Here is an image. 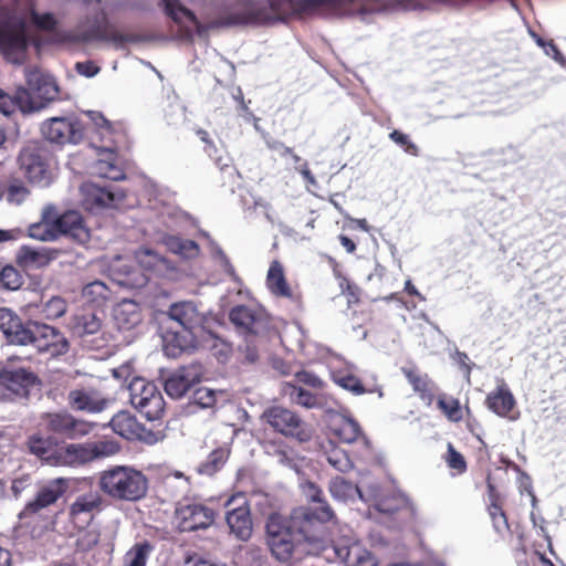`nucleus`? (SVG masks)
<instances>
[{
  "instance_id": "obj_1",
  "label": "nucleus",
  "mask_w": 566,
  "mask_h": 566,
  "mask_svg": "<svg viewBox=\"0 0 566 566\" xmlns=\"http://www.w3.org/2000/svg\"><path fill=\"white\" fill-rule=\"evenodd\" d=\"M265 539L272 556L286 564L301 562L324 548L318 530L308 524V513L303 509H294L289 517L272 513L265 524Z\"/></svg>"
},
{
  "instance_id": "obj_2",
  "label": "nucleus",
  "mask_w": 566,
  "mask_h": 566,
  "mask_svg": "<svg viewBox=\"0 0 566 566\" xmlns=\"http://www.w3.org/2000/svg\"><path fill=\"white\" fill-rule=\"evenodd\" d=\"M97 488L112 501L134 503L147 495L149 481L143 471L132 465H112L98 473Z\"/></svg>"
},
{
  "instance_id": "obj_3",
  "label": "nucleus",
  "mask_w": 566,
  "mask_h": 566,
  "mask_svg": "<svg viewBox=\"0 0 566 566\" xmlns=\"http://www.w3.org/2000/svg\"><path fill=\"white\" fill-rule=\"evenodd\" d=\"M53 153L41 140H29L18 153L17 166L25 180L38 187H48L52 184Z\"/></svg>"
},
{
  "instance_id": "obj_4",
  "label": "nucleus",
  "mask_w": 566,
  "mask_h": 566,
  "mask_svg": "<svg viewBox=\"0 0 566 566\" xmlns=\"http://www.w3.org/2000/svg\"><path fill=\"white\" fill-rule=\"evenodd\" d=\"M28 234L40 241H53L60 235H67L73 242L85 245L91 240V230L86 226L83 216L69 210L60 216L59 220L48 223L40 220L28 227Z\"/></svg>"
},
{
  "instance_id": "obj_5",
  "label": "nucleus",
  "mask_w": 566,
  "mask_h": 566,
  "mask_svg": "<svg viewBox=\"0 0 566 566\" xmlns=\"http://www.w3.org/2000/svg\"><path fill=\"white\" fill-rule=\"evenodd\" d=\"M28 46L25 21L9 1L0 3V51L12 63H21Z\"/></svg>"
},
{
  "instance_id": "obj_6",
  "label": "nucleus",
  "mask_w": 566,
  "mask_h": 566,
  "mask_svg": "<svg viewBox=\"0 0 566 566\" xmlns=\"http://www.w3.org/2000/svg\"><path fill=\"white\" fill-rule=\"evenodd\" d=\"M229 318L248 344L266 339L275 332L272 318L260 308L237 305L230 311Z\"/></svg>"
},
{
  "instance_id": "obj_7",
  "label": "nucleus",
  "mask_w": 566,
  "mask_h": 566,
  "mask_svg": "<svg viewBox=\"0 0 566 566\" xmlns=\"http://www.w3.org/2000/svg\"><path fill=\"white\" fill-rule=\"evenodd\" d=\"M27 447L31 454L50 465L84 461L87 454L86 449L82 444H69L64 449H59L54 438L43 437L39 433L28 438Z\"/></svg>"
},
{
  "instance_id": "obj_8",
  "label": "nucleus",
  "mask_w": 566,
  "mask_h": 566,
  "mask_svg": "<svg viewBox=\"0 0 566 566\" xmlns=\"http://www.w3.org/2000/svg\"><path fill=\"white\" fill-rule=\"evenodd\" d=\"M216 517V511L206 502L185 497L176 504L174 523L180 533H191L209 528Z\"/></svg>"
},
{
  "instance_id": "obj_9",
  "label": "nucleus",
  "mask_w": 566,
  "mask_h": 566,
  "mask_svg": "<svg viewBox=\"0 0 566 566\" xmlns=\"http://www.w3.org/2000/svg\"><path fill=\"white\" fill-rule=\"evenodd\" d=\"M24 340L22 346L30 345L40 354L50 357L65 355L70 349V343L65 335L57 328L34 321H28L27 333H22Z\"/></svg>"
},
{
  "instance_id": "obj_10",
  "label": "nucleus",
  "mask_w": 566,
  "mask_h": 566,
  "mask_svg": "<svg viewBox=\"0 0 566 566\" xmlns=\"http://www.w3.org/2000/svg\"><path fill=\"white\" fill-rule=\"evenodd\" d=\"M102 23H95L84 30L82 24L75 29L64 30L56 33L57 42L69 44H82L91 41L111 42L122 45L127 42H135L134 35L124 34L107 24L106 13L102 12Z\"/></svg>"
},
{
  "instance_id": "obj_11",
  "label": "nucleus",
  "mask_w": 566,
  "mask_h": 566,
  "mask_svg": "<svg viewBox=\"0 0 566 566\" xmlns=\"http://www.w3.org/2000/svg\"><path fill=\"white\" fill-rule=\"evenodd\" d=\"M40 132L44 140L60 147L78 145L85 137V126L74 113L46 118Z\"/></svg>"
},
{
  "instance_id": "obj_12",
  "label": "nucleus",
  "mask_w": 566,
  "mask_h": 566,
  "mask_svg": "<svg viewBox=\"0 0 566 566\" xmlns=\"http://www.w3.org/2000/svg\"><path fill=\"white\" fill-rule=\"evenodd\" d=\"M262 419L277 433L298 442H308L313 431L296 412L281 407L272 406L264 410Z\"/></svg>"
},
{
  "instance_id": "obj_13",
  "label": "nucleus",
  "mask_w": 566,
  "mask_h": 566,
  "mask_svg": "<svg viewBox=\"0 0 566 566\" xmlns=\"http://www.w3.org/2000/svg\"><path fill=\"white\" fill-rule=\"evenodd\" d=\"M132 405L148 420L160 419L165 401L158 387L142 377H135L128 386Z\"/></svg>"
},
{
  "instance_id": "obj_14",
  "label": "nucleus",
  "mask_w": 566,
  "mask_h": 566,
  "mask_svg": "<svg viewBox=\"0 0 566 566\" xmlns=\"http://www.w3.org/2000/svg\"><path fill=\"white\" fill-rule=\"evenodd\" d=\"M69 488V481L63 478L53 479L39 489L33 500L29 501L21 512L18 514V518L23 526H30L36 522L40 517L41 512L55 504L57 500L66 492Z\"/></svg>"
},
{
  "instance_id": "obj_15",
  "label": "nucleus",
  "mask_w": 566,
  "mask_h": 566,
  "mask_svg": "<svg viewBox=\"0 0 566 566\" xmlns=\"http://www.w3.org/2000/svg\"><path fill=\"white\" fill-rule=\"evenodd\" d=\"M42 424L48 432L66 439H80L90 434L95 424L77 419L67 411L45 412L41 416Z\"/></svg>"
},
{
  "instance_id": "obj_16",
  "label": "nucleus",
  "mask_w": 566,
  "mask_h": 566,
  "mask_svg": "<svg viewBox=\"0 0 566 566\" xmlns=\"http://www.w3.org/2000/svg\"><path fill=\"white\" fill-rule=\"evenodd\" d=\"M105 507V500L98 491H90L78 494L69 505L67 521L74 530L87 528Z\"/></svg>"
},
{
  "instance_id": "obj_17",
  "label": "nucleus",
  "mask_w": 566,
  "mask_h": 566,
  "mask_svg": "<svg viewBox=\"0 0 566 566\" xmlns=\"http://www.w3.org/2000/svg\"><path fill=\"white\" fill-rule=\"evenodd\" d=\"M263 13L259 2L253 0H237L228 6L211 23L213 28H230L241 25H262Z\"/></svg>"
},
{
  "instance_id": "obj_18",
  "label": "nucleus",
  "mask_w": 566,
  "mask_h": 566,
  "mask_svg": "<svg viewBox=\"0 0 566 566\" xmlns=\"http://www.w3.org/2000/svg\"><path fill=\"white\" fill-rule=\"evenodd\" d=\"M82 206L91 212L103 209L117 208L125 199V193L111 187H101L93 182H85L81 187Z\"/></svg>"
},
{
  "instance_id": "obj_19",
  "label": "nucleus",
  "mask_w": 566,
  "mask_h": 566,
  "mask_svg": "<svg viewBox=\"0 0 566 566\" xmlns=\"http://www.w3.org/2000/svg\"><path fill=\"white\" fill-rule=\"evenodd\" d=\"M301 491L307 502L317 504L314 509L308 506L298 507L307 511L308 524L318 530L321 524L336 518L335 512L326 501L323 490L316 483L305 481L301 484Z\"/></svg>"
},
{
  "instance_id": "obj_20",
  "label": "nucleus",
  "mask_w": 566,
  "mask_h": 566,
  "mask_svg": "<svg viewBox=\"0 0 566 566\" xmlns=\"http://www.w3.org/2000/svg\"><path fill=\"white\" fill-rule=\"evenodd\" d=\"M73 333L93 350L108 346L111 336L102 332V321L94 313L82 314L75 318Z\"/></svg>"
},
{
  "instance_id": "obj_21",
  "label": "nucleus",
  "mask_w": 566,
  "mask_h": 566,
  "mask_svg": "<svg viewBox=\"0 0 566 566\" xmlns=\"http://www.w3.org/2000/svg\"><path fill=\"white\" fill-rule=\"evenodd\" d=\"M239 499V496H231L226 505L229 507L231 504ZM243 502L237 507L229 509L226 515V522L230 528V533L233 534L240 541H248L253 531V523L251 518V511L248 501L240 496Z\"/></svg>"
},
{
  "instance_id": "obj_22",
  "label": "nucleus",
  "mask_w": 566,
  "mask_h": 566,
  "mask_svg": "<svg viewBox=\"0 0 566 566\" xmlns=\"http://www.w3.org/2000/svg\"><path fill=\"white\" fill-rule=\"evenodd\" d=\"M39 382L38 376L25 368L3 367L0 369V386L20 398H28L30 390Z\"/></svg>"
},
{
  "instance_id": "obj_23",
  "label": "nucleus",
  "mask_w": 566,
  "mask_h": 566,
  "mask_svg": "<svg viewBox=\"0 0 566 566\" xmlns=\"http://www.w3.org/2000/svg\"><path fill=\"white\" fill-rule=\"evenodd\" d=\"M136 261L143 271L144 282L157 277H167L175 271L174 264L151 249L142 248L135 253Z\"/></svg>"
},
{
  "instance_id": "obj_24",
  "label": "nucleus",
  "mask_w": 566,
  "mask_h": 566,
  "mask_svg": "<svg viewBox=\"0 0 566 566\" xmlns=\"http://www.w3.org/2000/svg\"><path fill=\"white\" fill-rule=\"evenodd\" d=\"M202 370L200 365L181 366L165 381V391L171 398H181L196 384L200 382Z\"/></svg>"
},
{
  "instance_id": "obj_25",
  "label": "nucleus",
  "mask_w": 566,
  "mask_h": 566,
  "mask_svg": "<svg viewBox=\"0 0 566 566\" xmlns=\"http://www.w3.org/2000/svg\"><path fill=\"white\" fill-rule=\"evenodd\" d=\"M67 405L72 410L97 413L106 409L109 400L95 388H74L67 394Z\"/></svg>"
},
{
  "instance_id": "obj_26",
  "label": "nucleus",
  "mask_w": 566,
  "mask_h": 566,
  "mask_svg": "<svg viewBox=\"0 0 566 566\" xmlns=\"http://www.w3.org/2000/svg\"><path fill=\"white\" fill-rule=\"evenodd\" d=\"M355 0H294L292 14L298 18L338 13Z\"/></svg>"
},
{
  "instance_id": "obj_27",
  "label": "nucleus",
  "mask_w": 566,
  "mask_h": 566,
  "mask_svg": "<svg viewBox=\"0 0 566 566\" xmlns=\"http://www.w3.org/2000/svg\"><path fill=\"white\" fill-rule=\"evenodd\" d=\"M266 287L272 295L276 297L287 298L295 304L302 302V294L290 286L284 274L283 265L280 261L271 262L266 274Z\"/></svg>"
},
{
  "instance_id": "obj_28",
  "label": "nucleus",
  "mask_w": 566,
  "mask_h": 566,
  "mask_svg": "<svg viewBox=\"0 0 566 566\" xmlns=\"http://www.w3.org/2000/svg\"><path fill=\"white\" fill-rule=\"evenodd\" d=\"M401 373L412 387V390L428 406H430L436 397L438 387L427 373L420 370L415 364L401 367Z\"/></svg>"
},
{
  "instance_id": "obj_29",
  "label": "nucleus",
  "mask_w": 566,
  "mask_h": 566,
  "mask_svg": "<svg viewBox=\"0 0 566 566\" xmlns=\"http://www.w3.org/2000/svg\"><path fill=\"white\" fill-rule=\"evenodd\" d=\"M60 255V251L51 248H31L22 245L15 255V262L25 270H38L48 266Z\"/></svg>"
},
{
  "instance_id": "obj_30",
  "label": "nucleus",
  "mask_w": 566,
  "mask_h": 566,
  "mask_svg": "<svg viewBox=\"0 0 566 566\" xmlns=\"http://www.w3.org/2000/svg\"><path fill=\"white\" fill-rule=\"evenodd\" d=\"M25 82L29 88L43 102L54 101L59 95V87L53 77L43 74L35 67L25 69Z\"/></svg>"
},
{
  "instance_id": "obj_31",
  "label": "nucleus",
  "mask_w": 566,
  "mask_h": 566,
  "mask_svg": "<svg viewBox=\"0 0 566 566\" xmlns=\"http://www.w3.org/2000/svg\"><path fill=\"white\" fill-rule=\"evenodd\" d=\"M168 315L185 331H195L205 323V316L192 302H178L170 305Z\"/></svg>"
},
{
  "instance_id": "obj_32",
  "label": "nucleus",
  "mask_w": 566,
  "mask_h": 566,
  "mask_svg": "<svg viewBox=\"0 0 566 566\" xmlns=\"http://www.w3.org/2000/svg\"><path fill=\"white\" fill-rule=\"evenodd\" d=\"M113 317L118 329L130 331L142 323V308L135 301L123 300L114 307Z\"/></svg>"
},
{
  "instance_id": "obj_33",
  "label": "nucleus",
  "mask_w": 566,
  "mask_h": 566,
  "mask_svg": "<svg viewBox=\"0 0 566 566\" xmlns=\"http://www.w3.org/2000/svg\"><path fill=\"white\" fill-rule=\"evenodd\" d=\"M486 407L499 417H509L516 401L509 386L502 380L485 399Z\"/></svg>"
},
{
  "instance_id": "obj_34",
  "label": "nucleus",
  "mask_w": 566,
  "mask_h": 566,
  "mask_svg": "<svg viewBox=\"0 0 566 566\" xmlns=\"http://www.w3.org/2000/svg\"><path fill=\"white\" fill-rule=\"evenodd\" d=\"M28 322L23 323L21 318L11 310L0 308V331L10 344L22 345L27 333Z\"/></svg>"
},
{
  "instance_id": "obj_35",
  "label": "nucleus",
  "mask_w": 566,
  "mask_h": 566,
  "mask_svg": "<svg viewBox=\"0 0 566 566\" xmlns=\"http://www.w3.org/2000/svg\"><path fill=\"white\" fill-rule=\"evenodd\" d=\"M102 158L97 159L93 165L94 174L98 177L113 181L126 178L125 171L117 163V154L104 150Z\"/></svg>"
},
{
  "instance_id": "obj_36",
  "label": "nucleus",
  "mask_w": 566,
  "mask_h": 566,
  "mask_svg": "<svg viewBox=\"0 0 566 566\" xmlns=\"http://www.w3.org/2000/svg\"><path fill=\"white\" fill-rule=\"evenodd\" d=\"M293 1L294 0H269L268 3L259 2V9L263 13L262 25L273 24L293 15Z\"/></svg>"
},
{
  "instance_id": "obj_37",
  "label": "nucleus",
  "mask_w": 566,
  "mask_h": 566,
  "mask_svg": "<svg viewBox=\"0 0 566 566\" xmlns=\"http://www.w3.org/2000/svg\"><path fill=\"white\" fill-rule=\"evenodd\" d=\"M165 350L168 356L176 357L182 352L193 349L196 347L195 331H182L168 334L165 338Z\"/></svg>"
},
{
  "instance_id": "obj_38",
  "label": "nucleus",
  "mask_w": 566,
  "mask_h": 566,
  "mask_svg": "<svg viewBox=\"0 0 566 566\" xmlns=\"http://www.w3.org/2000/svg\"><path fill=\"white\" fill-rule=\"evenodd\" d=\"M138 421L129 411H118L109 421L112 430L126 440L135 441L138 430Z\"/></svg>"
},
{
  "instance_id": "obj_39",
  "label": "nucleus",
  "mask_w": 566,
  "mask_h": 566,
  "mask_svg": "<svg viewBox=\"0 0 566 566\" xmlns=\"http://www.w3.org/2000/svg\"><path fill=\"white\" fill-rule=\"evenodd\" d=\"M102 119L104 125L102 126L101 135L104 139H108L111 143V145L105 147L104 150L117 154L119 150L127 148L128 138L124 128L120 125L115 126L104 117Z\"/></svg>"
},
{
  "instance_id": "obj_40",
  "label": "nucleus",
  "mask_w": 566,
  "mask_h": 566,
  "mask_svg": "<svg viewBox=\"0 0 566 566\" xmlns=\"http://www.w3.org/2000/svg\"><path fill=\"white\" fill-rule=\"evenodd\" d=\"M155 546L147 539L136 542L123 556L120 566H146Z\"/></svg>"
},
{
  "instance_id": "obj_41",
  "label": "nucleus",
  "mask_w": 566,
  "mask_h": 566,
  "mask_svg": "<svg viewBox=\"0 0 566 566\" xmlns=\"http://www.w3.org/2000/svg\"><path fill=\"white\" fill-rule=\"evenodd\" d=\"M230 457V449L228 447H219L212 450L207 459L198 467V473L205 475H214L227 463Z\"/></svg>"
},
{
  "instance_id": "obj_42",
  "label": "nucleus",
  "mask_w": 566,
  "mask_h": 566,
  "mask_svg": "<svg viewBox=\"0 0 566 566\" xmlns=\"http://www.w3.org/2000/svg\"><path fill=\"white\" fill-rule=\"evenodd\" d=\"M344 563L346 566H377L378 560L376 556L363 547L358 543H354L346 548L344 556Z\"/></svg>"
},
{
  "instance_id": "obj_43",
  "label": "nucleus",
  "mask_w": 566,
  "mask_h": 566,
  "mask_svg": "<svg viewBox=\"0 0 566 566\" xmlns=\"http://www.w3.org/2000/svg\"><path fill=\"white\" fill-rule=\"evenodd\" d=\"M283 392L285 396L290 398V400L298 406L305 408H315L319 405L318 397L315 394H312L308 390H305L301 386L285 382L283 387Z\"/></svg>"
},
{
  "instance_id": "obj_44",
  "label": "nucleus",
  "mask_w": 566,
  "mask_h": 566,
  "mask_svg": "<svg viewBox=\"0 0 566 566\" xmlns=\"http://www.w3.org/2000/svg\"><path fill=\"white\" fill-rule=\"evenodd\" d=\"M437 408L451 422H460L463 420V411L458 398L447 394H440L437 397Z\"/></svg>"
},
{
  "instance_id": "obj_45",
  "label": "nucleus",
  "mask_w": 566,
  "mask_h": 566,
  "mask_svg": "<svg viewBox=\"0 0 566 566\" xmlns=\"http://www.w3.org/2000/svg\"><path fill=\"white\" fill-rule=\"evenodd\" d=\"M334 434L345 443H353L361 436V428L359 423L352 419L344 417L334 427Z\"/></svg>"
},
{
  "instance_id": "obj_46",
  "label": "nucleus",
  "mask_w": 566,
  "mask_h": 566,
  "mask_svg": "<svg viewBox=\"0 0 566 566\" xmlns=\"http://www.w3.org/2000/svg\"><path fill=\"white\" fill-rule=\"evenodd\" d=\"M169 250L185 259H195L200 253L199 244L190 239L180 237H169L166 241Z\"/></svg>"
},
{
  "instance_id": "obj_47",
  "label": "nucleus",
  "mask_w": 566,
  "mask_h": 566,
  "mask_svg": "<svg viewBox=\"0 0 566 566\" xmlns=\"http://www.w3.org/2000/svg\"><path fill=\"white\" fill-rule=\"evenodd\" d=\"M11 101L13 103V112L15 111V107H18L22 113H33L44 107V103L36 104L33 101L30 91L23 86H19L15 90L14 95L11 96Z\"/></svg>"
},
{
  "instance_id": "obj_48",
  "label": "nucleus",
  "mask_w": 566,
  "mask_h": 566,
  "mask_svg": "<svg viewBox=\"0 0 566 566\" xmlns=\"http://www.w3.org/2000/svg\"><path fill=\"white\" fill-rule=\"evenodd\" d=\"M24 283L22 273L13 265H3L0 270V289L18 291Z\"/></svg>"
},
{
  "instance_id": "obj_49",
  "label": "nucleus",
  "mask_w": 566,
  "mask_h": 566,
  "mask_svg": "<svg viewBox=\"0 0 566 566\" xmlns=\"http://www.w3.org/2000/svg\"><path fill=\"white\" fill-rule=\"evenodd\" d=\"M447 467L452 471L453 475L463 474L468 464L462 453H460L451 442L447 446V453L443 457Z\"/></svg>"
},
{
  "instance_id": "obj_50",
  "label": "nucleus",
  "mask_w": 566,
  "mask_h": 566,
  "mask_svg": "<svg viewBox=\"0 0 566 566\" xmlns=\"http://www.w3.org/2000/svg\"><path fill=\"white\" fill-rule=\"evenodd\" d=\"M337 279L340 292L346 297L348 307L358 305L361 296L360 287L342 274H338Z\"/></svg>"
},
{
  "instance_id": "obj_51",
  "label": "nucleus",
  "mask_w": 566,
  "mask_h": 566,
  "mask_svg": "<svg viewBox=\"0 0 566 566\" xmlns=\"http://www.w3.org/2000/svg\"><path fill=\"white\" fill-rule=\"evenodd\" d=\"M328 490L334 499L346 501L353 496L356 486L344 478L336 476L329 482Z\"/></svg>"
},
{
  "instance_id": "obj_52",
  "label": "nucleus",
  "mask_w": 566,
  "mask_h": 566,
  "mask_svg": "<svg viewBox=\"0 0 566 566\" xmlns=\"http://www.w3.org/2000/svg\"><path fill=\"white\" fill-rule=\"evenodd\" d=\"M29 195L30 190L28 189L25 184L20 179H14L10 181L4 190L7 201L14 205L22 203Z\"/></svg>"
},
{
  "instance_id": "obj_53",
  "label": "nucleus",
  "mask_w": 566,
  "mask_h": 566,
  "mask_svg": "<svg viewBox=\"0 0 566 566\" xmlns=\"http://www.w3.org/2000/svg\"><path fill=\"white\" fill-rule=\"evenodd\" d=\"M160 3L165 8V13L171 18L174 21L179 22V13H181L184 17H186L190 22L197 23V17L196 14L190 11L189 9L182 7L179 3V0H160Z\"/></svg>"
},
{
  "instance_id": "obj_54",
  "label": "nucleus",
  "mask_w": 566,
  "mask_h": 566,
  "mask_svg": "<svg viewBox=\"0 0 566 566\" xmlns=\"http://www.w3.org/2000/svg\"><path fill=\"white\" fill-rule=\"evenodd\" d=\"M109 290L102 281H94L86 284L83 289V296L87 302L97 303L105 301L108 297Z\"/></svg>"
},
{
  "instance_id": "obj_55",
  "label": "nucleus",
  "mask_w": 566,
  "mask_h": 566,
  "mask_svg": "<svg viewBox=\"0 0 566 566\" xmlns=\"http://www.w3.org/2000/svg\"><path fill=\"white\" fill-rule=\"evenodd\" d=\"M67 310L66 301L61 296H52L43 304L42 314L46 319H56L62 317Z\"/></svg>"
},
{
  "instance_id": "obj_56",
  "label": "nucleus",
  "mask_w": 566,
  "mask_h": 566,
  "mask_svg": "<svg viewBox=\"0 0 566 566\" xmlns=\"http://www.w3.org/2000/svg\"><path fill=\"white\" fill-rule=\"evenodd\" d=\"M217 401L216 392L209 388H197L191 397L190 403L202 409L214 407Z\"/></svg>"
},
{
  "instance_id": "obj_57",
  "label": "nucleus",
  "mask_w": 566,
  "mask_h": 566,
  "mask_svg": "<svg viewBox=\"0 0 566 566\" xmlns=\"http://www.w3.org/2000/svg\"><path fill=\"white\" fill-rule=\"evenodd\" d=\"M82 534L77 537L75 546L80 552H90L99 542L101 534L97 530H83Z\"/></svg>"
},
{
  "instance_id": "obj_58",
  "label": "nucleus",
  "mask_w": 566,
  "mask_h": 566,
  "mask_svg": "<svg viewBox=\"0 0 566 566\" xmlns=\"http://www.w3.org/2000/svg\"><path fill=\"white\" fill-rule=\"evenodd\" d=\"M335 381L342 388L347 389L355 395H363L367 391L365 389L364 385L361 384L360 379L357 376L349 374V373L338 375L335 378Z\"/></svg>"
},
{
  "instance_id": "obj_59",
  "label": "nucleus",
  "mask_w": 566,
  "mask_h": 566,
  "mask_svg": "<svg viewBox=\"0 0 566 566\" xmlns=\"http://www.w3.org/2000/svg\"><path fill=\"white\" fill-rule=\"evenodd\" d=\"M389 138L397 145H399L407 154L411 156L419 155V147L410 139L409 135L394 129L389 134Z\"/></svg>"
},
{
  "instance_id": "obj_60",
  "label": "nucleus",
  "mask_w": 566,
  "mask_h": 566,
  "mask_svg": "<svg viewBox=\"0 0 566 566\" xmlns=\"http://www.w3.org/2000/svg\"><path fill=\"white\" fill-rule=\"evenodd\" d=\"M137 437H135V441H142L146 444L153 446L157 443L158 441L163 440L164 434L161 431L157 430L154 431L151 429H147L142 423H138V430L136 432Z\"/></svg>"
},
{
  "instance_id": "obj_61",
  "label": "nucleus",
  "mask_w": 566,
  "mask_h": 566,
  "mask_svg": "<svg viewBox=\"0 0 566 566\" xmlns=\"http://www.w3.org/2000/svg\"><path fill=\"white\" fill-rule=\"evenodd\" d=\"M269 147L272 150H275L282 158H289L293 164L294 168H298V164L303 160L293 148L285 146L281 142H273L269 144Z\"/></svg>"
},
{
  "instance_id": "obj_62",
  "label": "nucleus",
  "mask_w": 566,
  "mask_h": 566,
  "mask_svg": "<svg viewBox=\"0 0 566 566\" xmlns=\"http://www.w3.org/2000/svg\"><path fill=\"white\" fill-rule=\"evenodd\" d=\"M488 511L493 521L494 527L497 531H501L502 528H509L507 518L501 503L490 504Z\"/></svg>"
},
{
  "instance_id": "obj_63",
  "label": "nucleus",
  "mask_w": 566,
  "mask_h": 566,
  "mask_svg": "<svg viewBox=\"0 0 566 566\" xmlns=\"http://www.w3.org/2000/svg\"><path fill=\"white\" fill-rule=\"evenodd\" d=\"M295 380L298 384L305 385L314 389H321L324 386V381L317 375L307 370L297 371L295 374Z\"/></svg>"
},
{
  "instance_id": "obj_64",
  "label": "nucleus",
  "mask_w": 566,
  "mask_h": 566,
  "mask_svg": "<svg viewBox=\"0 0 566 566\" xmlns=\"http://www.w3.org/2000/svg\"><path fill=\"white\" fill-rule=\"evenodd\" d=\"M32 484V478L30 474H22L15 478L11 484V491L14 497H19L23 491L29 489Z\"/></svg>"
}]
</instances>
